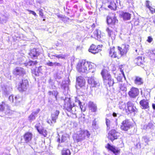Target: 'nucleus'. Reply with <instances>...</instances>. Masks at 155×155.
Listing matches in <instances>:
<instances>
[{
	"instance_id": "nucleus-30",
	"label": "nucleus",
	"mask_w": 155,
	"mask_h": 155,
	"mask_svg": "<svg viewBox=\"0 0 155 155\" xmlns=\"http://www.w3.org/2000/svg\"><path fill=\"white\" fill-rule=\"evenodd\" d=\"M108 7L112 10H115L117 8V4L114 0L110 2V5L108 6Z\"/></svg>"
},
{
	"instance_id": "nucleus-11",
	"label": "nucleus",
	"mask_w": 155,
	"mask_h": 155,
	"mask_svg": "<svg viewBox=\"0 0 155 155\" xmlns=\"http://www.w3.org/2000/svg\"><path fill=\"white\" fill-rule=\"evenodd\" d=\"M139 89L135 87H133L129 91L128 94L130 97L132 98H136L139 94Z\"/></svg>"
},
{
	"instance_id": "nucleus-3",
	"label": "nucleus",
	"mask_w": 155,
	"mask_h": 155,
	"mask_svg": "<svg viewBox=\"0 0 155 155\" xmlns=\"http://www.w3.org/2000/svg\"><path fill=\"white\" fill-rule=\"evenodd\" d=\"M29 86L28 81L27 79H22L18 84L17 89L20 92L25 91Z\"/></svg>"
},
{
	"instance_id": "nucleus-46",
	"label": "nucleus",
	"mask_w": 155,
	"mask_h": 155,
	"mask_svg": "<svg viewBox=\"0 0 155 155\" xmlns=\"http://www.w3.org/2000/svg\"><path fill=\"white\" fill-rule=\"evenodd\" d=\"M107 22L108 24H111L112 25V18L107 17Z\"/></svg>"
},
{
	"instance_id": "nucleus-16",
	"label": "nucleus",
	"mask_w": 155,
	"mask_h": 155,
	"mask_svg": "<svg viewBox=\"0 0 155 155\" xmlns=\"http://www.w3.org/2000/svg\"><path fill=\"white\" fill-rule=\"evenodd\" d=\"M76 82L77 85L80 87L84 86L85 84V81L83 77L79 76L76 78Z\"/></svg>"
},
{
	"instance_id": "nucleus-40",
	"label": "nucleus",
	"mask_w": 155,
	"mask_h": 155,
	"mask_svg": "<svg viewBox=\"0 0 155 155\" xmlns=\"http://www.w3.org/2000/svg\"><path fill=\"white\" fill-rule=\"evenodd\" d=\"M5 103L4 101L2 102V104H0V111H3L5 110L4 105H5Z\"/></svg>"
},
{
	"instance_id": "nucleus-13",
	"label": "nucleus",
	"mask_w": 155,
	"mask_h": 155,
	"mask_svg": "<svg viewBox=\"0 0 155 155\" xmlns=\"http://www.w3.org/2000/svg\"><path fill=\"white\" fill-rule=\"evenodd\" d=\"M23 137L25 143H28L31 140L33 137V134L31 132H26L23 134Z\"/></svg>"
},
{
	"instance_id": "nucleus-55",
	"label": "nucleus",
	"mask_w": 155,
	"mask_h": 155,
	"mask_svg": "<svg viewBox=\"0 0 155 155\" xmlns=\"http://www.w3.org/2000/svg\"><path fill=\"white\" fill-rule=\"evenodd\" d=\"M65 138H66L65 137L62 136L61 137V142H64L65 141Z\"/></svg>"
},
{
	"instance_id": "nucleus-51",
	"label": "nucleus",
	"mask_w": 155,
	"mask_h": 155,
	"mask_svg": "<svg viewBox=\"0 0 155 155\" xmlns=\"http://www.w3.org/2000/svg\"><path fill=\"white\" fill-rule=\"evenodd\" d=\"M100 34L99 35V31L97 30V38H102L103 37V34H101L100 32Z\"/></svg>"
},
{
	"instance_id": "nucleus-63",
	"label": "nucleus",
	"mask_w": 155,
	"mask_h": 155,
	"mask_svg": "<svg viewBox=\"0 0 155 155\" xmlns=\"http://www.w3.org/2000/svg\"><path fill=\"white\" fill-rule=\"evenodd\" d=\"M57 142H58L59 143H60V139L59 137H58V138L57 139Z\"/></svg>"
},
{
	"instance_id": "nucleus-1",
	"label": "nucleus",
	"mask_w": 155,
	"mask_h": 155,
	"mask_svg": "<svg viewBox=\"0 0 155 155\" xmlns=\"http://www.w3.org/2000/svg\"><path fill=\"white\" fill-rule=\"evenodd\" d=\"M101 74L103 78L104 84L107 87L113 86L115 82H114L113 79L112 78L111 75L107 71L103 69L102 71Z\"/></svg>"
},
{
	"instance_id": "nucleus-7",
	"label": "nucleus",
	"mask_w": 155,
	"mask_h": 155,
	"mask_svg": "<svg viewBox=\"0 0 155 155\" xmlns=\"http://www.w3.org/2000/svg\"><path fill=\"white\" fill-rule=\"evenodd\" d=\"M40 123H38L36 124L35 126V127L39 134L43 136L44 137H46L48 135V132L47 130L41 126V128H40Z\"/></svg>"
},
{
	"instance_id": "nucleus-37",
	"label": "nucleus",
	"mask_w": 155,
	"mask_h": 155,
	"mask_svg": "<svg viewBox=\"0 0 155 155\" xmlns=\"http://www.w3.org/2000/svg\"><path fill=\"white\" fill-rule=\"evenodd\" d=\"M154 125L151 123H149L146 126V129L147 130H150V131L152 129H153Z\"/></svg>"
},
{
	"instance_id": "nucleus-59",
	"label": "nucleus",
	"mask_w": 155,
	"mask_h": 155,
	"mask_svg": "<svg viewBox=\"0 0 155 155\" xmlns=\"http://www.w3.org/2000/svg\"><path fill=\"white\" fill-rule=\"evenodd\" d=\"M152 21L154 23V25L155 26V17H152L151 19V21Z\"/></svg>"
},
{
	"instance_id": "nucleus-14",
	"label": "nucleus",
	"mask_w": 155,
	"mask_h": 155,
	"mask_svg": "<svg viewBox=\"0 0 155 155\" xmlns=\"http://www.w3.org/2000/svg\"><path fill=\"white\" fill-rule=\"evenodd\" d=\"M107 149L110 150L115 155H119L120 154V149L114 146H111L109 143L107 144Z\"/></svg>"
},
{
	"instance_id": "nucleus-54",
	"label": "nucleus",
	"mask_w": 155,
	"mask_h": 155,
	"mask_svg": "<svg viewBox=\"0 0 155 155\" xmlns=\"http://www.w3.org/2000/svg\"><path fill=\"white\" fill-rule=\"evenodd\" d=\"M143 138L144 140V141L146 143H147L148 142V140L146 137V136L143 137Z\"/></svg>"
},
{
	"instance_id": "nucleus-2",
	"label": "nucleus",
	"mask_w": 155,
	"mask_h": 155,
	"mask_svg": "<svg viewBox=\"0 0 155 155\" xmlns=\"http://www.w3.org/2000/svg\"><path fill=\"white\" fill-rule=\"evenodd\" d=\"M76 68L79 72H87L91 69L92 67L91 63L82 61L78 63Z\"/></svg>"
},
{
	"instance_id": "nucleus-4",
	"label": "nucleus",
	"mask_w": 155,
	"mask_h": 155,
	"mask_svg": "<svg viewBox=\"0 0 155 155\" xmlns=\"http://www.w3.org/2000/svg\"><path fill=\"white\" fill-rule=\"evenodd\" d=\"M75 106L74 104H71V100L70 99H65L64 100V105L63 108L68 112L71 111L72 108Z\"/></svg>"
},
{
	"instance_id": "nucleus-39",
	"label": "nucleus",
	"mask_w": 155,
	"mask_h": 155,
	"mask_svg": "<svg viewBox=\"0 0 155 155\" xmlns=\"http://www.w3.org/2000/svg\"><path fill=\"white\" fill-rule=\"evenodd\" d=\"M15 103H19L21 101L22 99V97L18 95L16 96L15 97Z\"/></svg>"
},
{
	"instance_id": "nucleus-61",
	"label": "nucleus",
	"mask_w": 155,
	"mask_h": 155,
	"mask_svg": "<svg viewBox=\"0 0 155 155\" xmlns=\"http://www.w3.org/2000/svg\"><path fill=\"white\" fill-rule=\"evenodd\" d=\"M92 125L93 126H96V121H93V123H92Z\"/></svg>"
},
{
	"instance_id": "nucleus-56",
	"label": "nucleus",
	"mask_w": 155,
	"mask_h": 155,
	"mask_svg": "<svg viewBox=\"0 0 155 155\" xmlns=\"http://www.w3.org/2000/svg\"><path fill=\"white\" fill-rule=\"evenodd\" d=\"M58 18H61V19H64L66 18V17H64V16H63L62 15H58Z\"/></svg>"
},
{
	"instance_id": "nucleus-35",
	"label": "nucleus",
	"mask_w": 155,
	"mask_h": 155,
	"mask_svg": "<svg viewBox=\"0 0 155 155\" xmlns=\"http://www.w3.org/2000/svg\"><path fill=\"white\" fill-rule=\"evenodd\" d=\"M37 67H35V68L31 69V72L36 76H38L39 74L38 69L37 70Z\"/></svg>"
},
{
	"instance_id": "nucleus-64",
	"label": "nucleus",
	"mask_w": 155,
	"mask_h": 155,
	"mask_svg": "<svg viewBox=\"0 0 155 155\" xmlns=\"http://www.w3.org/2000/svg\"><path fill=\"white\" fill-rule=\"evenodd\" d=\"M113 115L114 117H116L117 116V114L115 113H113Z\"/></svg>"
},
{
	"instance_id": "nucleus-44",
	"label": "nucleus",
	"mask_w": 155,
	"mask_h": 155,
	"mask_svg": "<svg viewBox=\"0 0 155 155\" xmlns=\"http://www.w3.org/2000/svg\"><path fill=\"white\" fill-rule=\"evenodd\" d=\"M9 100L12 102V103H15V99L14 98V96L13 95H10L8 97Z\"/></svg>"
},
{
	"instance_id": "nucleus-49",
	"label": "nucleus",
	"mask_w": 155,
	"mask_h": 155,
	"mask_svg": "<svg viewBox=\"0 0 155 155\" xmlns=\"http://www.w3.org/2000/svg\"><path fill=\"white\" fill-rule=\"evenodd\" d=\"M148 9L152 14H153L155 12V9L152 7L151 6Z\"/></svg>"
},
{
	"instance_id": "nucleus-28",
	"label": "nucleus",
	"mask_w": 155,
	"mask_h": 155,
	"mask_svg": "<svg viewBox=\"0 0 155 155\" xmlns=\"http://www.w3.org/2000/svg\"><path fill=\"white\" fill-rule=\"evenodd\" d=\"M135 62L138 66H140L143 64V61L142 59V57L138 56L135 60Z\"/></svg>"
},
{
	"instance_id": "nucleus-31",
	"label": "nucleus",
	"mask_w": 155,
	"mask_h": 155,
	"mask_svg": "<svg viewBox=\"0 0 155 155\" xmlns=\"http://www.w3.org/2000/svg\"><path fill=\"white\" fill-rule=\"evenodd\" d=\"M80 136L79 135L77 134H76L75 136L73 137V139L75 142H76L77 143L81 142L83 140V139L82 138L80 137Z\"/></svg>"
},
{
	"instance_id": "nucleus-50",
	"label": "nucleus",
	"mask_w": 155,
	"mask_h": 155,
	"mask_svg": "<svg viewBox=\"0 0 155 155\" xmlns=\"http://www.w3.org/2000/svg\"><path fill=\"white\" fill-rule=\"evenodd\" d=\"M102 46L103 45L102 44L97 45V53L101 51V48H102Z\"/></svg>"
},
{
	"instance_id": "nucleus-41",
	"label": "nucleus",
	"mask_w": 155,
	"mask_h": 155,
	"mask_svg": "<svg viewBox=\"0 0 155 155\" xmlns=\"http://www.w3.org/2000/svg\"><path fill=\"white\" fill-rule=\"evenodd\" d=\"M145 4L146 7L148 9L150 8V7L151 6V2L148 0H147L146 1Z\"/></svg>"
},
{
	"instance_id": "nucleus-42",
	"label": "nucleus",
	"mask_w": 155,
	"mask_h": 155,
	"mask_svg": "<svg viewBox=\"0 0 155 155\" xmlns=\"http://www.w3.org/2000/svg\"><path fill=\"white\" fill-rule=\"evenodd\" d=\"M112 25H114L118 22V20L115 17H113L112 18Z\"/></svg>"
},
{
	"instance_id": "nucleus-24",
	"label": "nucleus",
	"mask_w": 155,
	"mask_h": 155,
	"mask_svg": "<svg viewBox=\"0 0 155 155\" xmlns=\"http://www.w3.org/2000/svg\"><path fill=\"white\" fill-rule=\"evenodd\" d=\"M109 55L112 58H117L118 59L119 58V57L117 56L116 52L115 51V47H113L112 48H111L110 50Z\"/></svg>"
},
{
	"instance_id": "nucleus-38",
	"label": "nucleus",
	"mask_w": 155,
	"mask_h": 155,
	"mask_svg": "<svg viewBox=\"0 0 155 155\" xmlns=\"http://www.w3.org/2000/svg\"><path fill=\"white\" fill-rule=\"evenodd\" d=\"M39 14L40 17L41 18H43V20L44 21L45 20V17L44 15V13L43 12V10L42 9H40L39 10Z\"/></svg>"
},
{
	"instance_id": "nucleus-22",
	"label": "nucleus",
	"mask_w": 155,
	"mask_h": 155,
	"mask_svg": "<svg viewBox=\"0 0 155 155\" xmlns=\"http://www.w3.org/2000/svg\"><path fill=\"white\" fill-rule=\"evenodd\" d=\"M134 83L137 85H141L143 83V80L142 78L141 77L136 76L134 80Z\"/></svg>"
},
{
	"instance_id": "nucleus-48",
	"label": "nucleus",
	"mask_w": 155,
	"mask_h": 155,
	"mask_svg": "<svg viewBox=\"0 0 155 155\" xmlns=\"http://www.w3.org/2000/svg\"><path fill=\"white\" fill-rule=\"evenodd\" d=\"M27 11L29 12L30 14H32L35 17L37 16L36 13L34 11L30 10H27Z\"/></svg>"
},
{
	"instance_id": "nucleus-60",
	"label": "nucleus",
	"mask_w": 155,
	"mask_h": 155,
	"mask_svg": "<svg viewBox=\"0 0 155 155\" xmlns=\"http://www.w3.org/2000/svg\"><path fill=\"white\" fill-rule=\"evenodd\" d=\"M115 3H117V5H118V3H119V4H120V1L119 0H115Z\"/></svg>"
},
{
	"instance_id": "nucleus-32",
	"label": "nucleus",
	"mask_w": 155,
	"mask_h": 155,
	"mask_svg": "<svg viewBox=\"0 0 155 155\" xmlns=\"http://www.w3.org/2000/svg\"><path fill=\"white\" fill-rule=\"evenodd\" d=\"M61 155H71L70 150L68 149L63 148L61 151Z\"/></svg>"
},
{
	"instance_id": "nucleus-15",
	"label": "nucleus",
	"mask_w": 155,
	"mask_h": 155,
	"mask_svg": "<svg viewBox=\"0 0 155 155\" xmlns=\"http://www.w3.org/2000/svg\"><path fill=\"white\" fill-rule=\"evenodd\" d=\"M31 58L32 59H37L40 55V53L35 48L31 50L29 54Z\"/></svg>"
},
{
	"instance_id": "nucleus-36",
	"label": "nucleus",
	"mask_w": 155,
	"mask_h": 155,
	"mask_svg": "<svg viewBox=\"0 0 155 155\" xmlns=\"http://www.w3.org/2000/svg\"><path fill=\"white\" fill-rule=\"evenodd\" d=\"M106 31L108 33V35L109 37H111L112 39H114L115 38V35H114V36H112V34H113V33L112 31L110 30L109 28H107L106 29Z\"/></svg>"
},
{
	"instance_id": "nucleus-27",
	"label": "nucleus",
	"mask_w": 155,
	"mask_h": 155,
	"mask_svg": "<svg viewBox=\"0 0 155 155\" xmlns=\"http://www.w3.org/2000/svg\"><path fill=\"white\" fill-rule=\"evenodd\" d=\"M88 82L91 85L92 87H96V82L94 80L93 77L89 78L88 79Z\"/></svg>"
},
{
	"instance_id": "nucleus-62",
	"label": "nucleus",
	"mask_w": 155,
	"mask_h": 155,
	"mask_svg": "<svg viewBox=\"0 0 155 155\" xmlns=\"http://www.w3.org/2000/svg\"><path fill=\"white\" fill-rule=\"evenodd\" d=\"M153 108V109L155 110V104H153L152 105Z\"/></svg>"
},
{
	"instance_id": "nucleus-26",
	"label": "nucleus",
	"mask_w": 155,
	"mask_h": 155,
	"mask_svg": "<svg viewBox=\"0 0 155 155\" xmlns=\"http://www.w3.org/2000/svg\"><path fill=\"white\" fill-rule=\"evenodd\" d=\"M126 104V103L122 101H120L119 102L118 104V107L121 110H122L123 111H124L125 112V110L127 108Z\"/></svg>"
},
{
	"instance_id": "nucleus-20",
	"label": "nucleus",
	"mask_w": 155,
	"mask_h": 155,
	"mask_svg": "<svg viewBox=\"0 0 155 155\" xmlns=\"http://www.w3.org/2000/svg\"><path fill=\"white\" fill-rule=\"evenodd\" d=\"M140 104L142 109H147L149 107V103L147 100L143 99L141 100L140 102Z\"/></svg>"
},
{
	"instance_id": "nucleus-12",
	"label": "nucleus",
	"mask_w": 155,
	"mask_h": 155,
	"mask_svg": "<svg viewBox=\"0 0 155 155\" xmlns=\"http://www.w3.org/2000/svg\"><path fill=\"white\" fill-rule=\"evenodd\" d=\"M129 45L126 44L122 45L121 47H118V49L120 54V56L126 54L129 50Z\"/></svg>"
},
{
	"instance_id": "nucleus-23",
	"label": "nucleus",
	"mask_w": 155,
	"mask_h": 155,
	"mask_svg": "<svg viewBox=\"0 0 155 155\" xmlns=\"http://www.w3.org/2000/svg\"><path fill=\"white\" fill-rule=\"evenodd\" d=\"M109 55L112 58H117L118 59L119 58V57L117 56L116 52L115 51V47H113L112 48H111L110 50Z\"/></svg>"
},
{
	"instance_id": "nucleus-47",
	"label": "nucleus",
	"mask_w": 155,
	"mask_h": 155,
	"mask_svg": "<svg viewBox=\"0 0 155 155\" xmlns=\"http://www.w3.org/2000/svg\"><path fill=\"white\" fill-rule=\"evenodd\" d=\"M75 102H78L80 108L82 109V108H83V106L81 105V101L78 99H76L75 100Z\"/></svg>"
},
{
	"instance_id": "nucleus-45",
	"label": "nucleus",
	"mask_w": 155,
	"mask_h": 155,
	"mask_svg": "<svg viewBox=\"0 0 155 155\" xmlns=\"http://www.w3.org/2000/svg\"><path fill=\"white\" fill-rule=\"evenodd\" d=\"M53 57H55L58 58H64V57L62 56H61V55H53L51 56V57L50 58H51L53 59Z\"/></svg>"
},
{
	"instance_id": "nucleus-21",
	"label": "nucleus",
	"mask_w": 155,
	"mask_h": 155,
	"mask_svg": "<svg viewBox=\"0 0 155 155\" xmlns=\"http://www.w3.org/2000/svg\"><path fill=\"white\" fill-rule=\"evenodd\" d=\"M79 135L80 137H82L83 139H85L86 137L88 138L90 136V134L89 132L87 130H81L80 131Z\"/></svg>"
},
{
	"instance_id": "nucleus-58",
	"label": "nucleus",
	"mask_w": 155,
	"mask_h": 155,
	"mask_svg": "<svg viewBox=\"0 0 155 155\" xmlns=\"http://www.w3.org/2000/svg\"><path fill=\"white\" fill-rule=\"evenodd\" d=\"M54 64H55V66H60L61 65V64L59 63L54 62Z\"/></svg>"
},
{
	"instance_id": "nucleus-25",
	"label": "nucleus",
	"mask_w": 155,
	"mask_h": 155,
	"mask_svg": "<svg viewBox=\"0 0 155 155\" xmlns=\"http://www.w3.org/2000/svg\"><path fill=\"white\" fill-rule=\"evenodd\" d=\"M38 62L37 61H32L30 60L28 62H25L24 63V64L26 67L28 66H36L38 63Z\"/></svg>"
},
{
	"instance_id": "nucleus-18",
	"label": "nucleus",
	"mask_w": 155,
	"mask_h": 155,
	"mask_svg": "<svg viewBox=\"0 0 155 155\" xmlns=\"http://www.w3.org/2000/svg\"><path fill=\"white\" fill-rule=\"evenodd\" d=\"M120 17L124 20H129L131 17V14L128 12H121L120 14Z\"/></svg>"
},
{
	"instance_id": "nucleus-43",
	"label": "nucleus",
	"mask_w": 155,
	"mask_h": 155,
	"mask_svg": "<svg viewBox=\"0 0 155 155\" xmlns=\"http://www.w3.org/2000/svg\"><path fill=\"white\" fill-rule=\"evenodd\" d=\"M120 89L122 91H126L127 90V88L124 84H121L120 86Z\"/></svg>"
},
{
	"instance_id": "nucleus-9",
	"label": "nucleus",
	"mask_w": 155,
	"mask_h": 155,
	"mask_svg": "<svg viewBox=\"0 0 155 155\" xmlns=\"http://www.w3.org/2000/svg\"><path fill=\"white\" fill-rule=\"evenodd\" d=\"M127 108L125 110V112L128 114L132 112H134L136 111V108L134 106L133 103L131 101H128L127 103Z\"/></svg>"
},
{
	"instance_id": "nucleus-8",
	"label": "nucleus",
	"mask_w": 155,
	"mask_h": 155,
	"mask_svg": "<svg viewBox=\"0 0 155 155\" xmlns=\"http://www.w3.org/2000/svg\"><path fill=\"white\" fill-rule=\"evenodd\" d=\"M132 127V124L129 120L127 119L123 121L121 126V129L122 130L126 131Z\"/></svg>"
},
{
	"instance_id": "nucleus-10",
	"label": "nucleus",
	"mask_w": 155,
	"mask_h": 155,
	"mask_svg": "<svg viewBox=\"0 0 155 155\" xmlns=\"http://www.w3.org/2000/svg\"><path fill=\"white\" fill-rule=\"evenodd\" d=\"M120 133L114 130H112L108 133V138L111 141L117 139L119 136Z\"/></svg>"
},
{
	"instance_id": "nucleus-53",
	"label": "nucleus",
	"mask_w": 155,
	"mask_h": 155,
	"mask_svg": "<svg viewBox=\"0 0 155 155\" xmlns=\"http://www.w3.org/2000/svg\"><path fill=\"white\" fill-rule=\"evenodd\" d=\"M54 63H53L52 62L49 61L47 63V64L49 66H53Z\"/></svg>"
},
{
	"instance_id": "nucleus-19",
	"label": "nucleus",
	"mask_w": 155,
	"mask_h": 155,
	"mask_svg": "<svg viewBox=\"0 0 155 155\" xmlns=\"http://www.w3.org/2000/svg\"><path fill=\"white\" fill-rule=\"evenodd\" d=\"M106 124L107 126V129H109L110 127L112 128H115L116 127H117V122L115 121H114V123L110 121L107 118L106 119Z\"/></svg>"
},
{
	"instance_id": "nucleus-29",
	"label": "nucleus",
	"mask_w": 155,
	"mask_h": 155,
	"mask_svg": "<svg viewBox=\"0 0 155 155\" xmlns=\"http://www.w3.org/2000/svg\"><path fill=\"white\" fill-rule=\"evenodd\" d=\"M97 47L96 45H92L89 49V52L95 54L97 53Z\"/></svg>"
},
{
	"instance_id": "nucleus-6",
	"label": "nucleus",
	"mask_w": 155,
	"mask_h": 155,
	"mask_svg": "<svg viewBox=\"0 0 155 155\" xmlns=\"http://www.w3.org/2000/svg\"><path fill=\"white\" fill-rule=\"evenodd\" d=\"M13 74L16 76H23L26 74L25 69L22 67H17L13 71Z\"/></svg>"
},
{
	"instance_id": "nucleus-57",
	"label": "nucleus",
	"mask_w": 155,
	"mask_h": 155,
	"mask_svg": "<svg viewBox=\"0 0 155 155\" xmlns=\"http://www.w3.org/2000/svg\"><path fill=\"white\" fill-rule=\"evenodd\" d=\"M123 65H121L119 66V69H120V71L121 72V73H122V71H123V70L122 69V68H123Z\"/></svg>"
},
{
	"instance_id": "nucleus-34",
	"label": "nucleus",
	"mask_w": 155,
	"mask_h": 155,
	"mask_svg": "<svg viewBox=\"0 0 155 155\" xmlns=\"http://www.w3.org/2000/svg\"><path fill=\"white\" fill-rule=\"evenodd\" d=\"M89 108L91 112H95L96 110V106L93 104H91L89 106Z\"/></svg>"
},
{
	"instance_id": "nucleus-52",
	"label": "nucleus",
	"mask_w": 155,
	"mask_h": 155,
	"mask_svg": "<svg viewBox=\"0 0 155 155\" xmlns=\"http://www.w3.org/2000/svg\"><path fill=\"white\" fill-rule=\"evenodd\" d=\"M153 40V38L150 36H149L148 37V39L147 41L149 43H150Z\"/></svg>"
},
{
	"instance_id": "nucleus-33",
	"label": "nucleus",
	"mask_w": 155,
	"mask_h": 155,
	"mask_svg": "<svg viewBox=\"0 0 155 155\" xmlns=\"http://www.w3.org/2000/svg\"><path fill=\"white\" fill-rule=\"evenodd\" d=\"M122 73L119 74L116 78L117 80L118 81H121L122 80L123 77H124L125 80H126V79L124 71H122Z\"/></svg>"
},
{
	"instance_id": "nucleus-5",
	"label": "nucleus",
	"mask_w": 155,
	"mask_h": 155,
	"mask_svg": "<svg viewBox=\"0 0 155 155\" xmlns=\"http://www.w3.org/2000/svg\"><path fill=\"white\" fill-rule=\"evenodd\" d=\"M59 113L60 112L58 110H56L53 112L51 114V119L48 118L47 122L50 125L56 123Z\"/></svg>"
},
{
	"instance_id": "nucleus-17",
	"label": "nucleus",
	"mask_w": 155,
	"mask_h": 155,
	"mask_svg": "<svg viewBox=\"0 0 155 155\" xmlns=\"http://www.w3.org/2000/svg\"><path fill=\"white\" fill-rule=\"evenodd\" d=\"M40 110L39 109H38L36 111H32L28 116V120L30 121L31 122L35 120L38 114L39 113Z\"/></svg>"
}]
</instances>
